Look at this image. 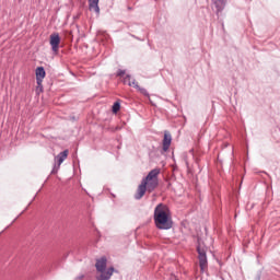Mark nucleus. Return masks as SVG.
Instances as JSON below:
<instances>
[{
	"label": "nucleus",
	"instance_id": "obj_18",
	"mask_svg": "<svg viewBox=\"0 0 280 280\" xmlns=\"http://www.w3.org/2000/svg\"><path fill=\"white\" fill-rule=\"evenodd\" d=\"M77 279H79V280L84 279V275L79 276Z\"/></svg>",
	"mask_w": 280,
	"mask_h": 280
},
{
	"label": "nucleus",
	"instance_id": "obj_1",
	"mask_svg": "<svg viewBox=\"0 0 280 280\" xmlns=\"http://www.w3.org/2000/svg\"><path fill=\"white\" fill-rule=\"evenodd\" d=\"M153 220L155 226L160 231H170L174 226V221H172V213L170 208L164 203H159L154 209Z\"/></svg>",
	"mask_w": 280,
	"mask_h": 280
},
{
	"label": "nucleus",
	"instance_id": "obj_8",
	"mask_svg": "<svg viewBox=\"0 0 280 280\" xmlns=\"http://www.w3.org/2000/svg\"><path fill=\"white\" fill-rule=\"evenodd\" d=\"M162 145L164 152H167V150H170V147L172 145V133H170V131L164 132Z\"/></svg>",
	"mask_w": 280,
	"mask_h": 280
},
{
	"label": "nucleus",
	"instance_id": "obj_17",
	"mask_svg": "<svg viewBox=\"0 0 280 280\" xmlns=\"http://www.w3.org/2000/svg\"><path fill=\"white\" fill-rule=\"evenodd\" d=\"M37 91L43 93V82L37 83Z\"/></svg>",
	"mask_w": 280,
	"mask_h": 280
},
{
	"label": "nucleus",
	"instance_id": "obj_12",
	"mask_svg": "<svg viewBox=\"0 0 280 280\" xmlns=\"http://www.w3.org/2000/svg\"><path fill=\"white\" fill-rule=\"evenodd\" d=\"M120 108H121V104L119 102H115L112 107L114 115H117V112L120 110Z\"/></svg>",
	"mask_w": 280,
	"mask_h": 280
},
{
	"label": "nucleus",
	"instance_id": "obj_16",
	"mask_svg": "<svg viewBox=\"0 0 280 280\" xmlns=\"http://www.w3.org/2000/svg\"><path fill=\"white\" fill-rule=\"evenodd\" d=\"M131 86H133V89H139L140 86H139V82H137V80H133L132 82H131Z\"/></svg>",
	"mask_w": 280,
	"mask_h": 280
},
{
	"label": "nucleus",
	"instance_id": "obj_4",
	"mask_svg": "<svg viewBox=\"0 0 280 280\" xmlns=\"http://www.w3.org/2000/svg\"><path fill=\"white\" fill-rule=\"evenodd\" d=\"M198 259H199V268L201 272H205L209 268V262L207 260V248L201 247L200 245L197 247Z\"/></svg>",
	"mask_w": 280,
	"mask_h": 280
},
{
	"label": "nucleus",
	"instance_id": "obj_9",
	"mask_svg": "<svg viewBox=\"0 0 280 280\" xmlns=\"http://www.w3.org/2000/svg\"><path fill=\"white\" fill-rule=\"evenodd\" d=\"M35 75H36L37 84H40V82H43V80H45V75H47V72H45L44 67H37L35 70Z\"/></svg>",
	"mask_w": 280,
	"mask_h": 280
},
{
	"label": "nucleus",
	"instance_id": "obj_2",
	"mask_svg": "<svg viewBox=\"0 0 280 280\" xmlns=\"http://www.w3.org/2000/svg\"><path fill=\"white\" fill-rule=\"evenodd\" d=\"M107 264H108V258H106V256H103L96 259L95 268L101 273L96 276V280H110V277H113V273L117 272V270H115V267H109L106 270Z\"/></svg>",
	"mask_w": 280,
	"mask_h": 280
},
{
	"label": "nucleus",
	"instance_id": "obj_10",
	"mask_svg": "<svg viewBox=\"0 0 280 280\" xmlns=\"http://www.w3.org/2000/svg\"><path fill=\"white\" fill-rule=\"evenodd\" d=\"M145 191H148V187L144 184H140L138 186L137 192L135 195V199L136 200H141V198H143V196H145Z\"/></svg>",
	"mask_w": 280,
	"mask_h": 280
},
{
	"label": "nucleus",
	"instance_id": "obj_5",
	"mask_svg": "<svg viewBox=\"0 0 280 280\" xmlns=\"http://www.w3.org/2000/svg\"><path fill=\"white\" fill-rule=\"evenodd\" d=\"M69 156V150H65L62 152H60L56 158L55 161H57V163L55 164L51 174H58V170H60V165H62V163H65V160Z\"/></svg>",
	"mask_w": 280,
	"mask_h": 280
},
{
	"label": "nucleus",
	"instance_id": "obj_15",
	"mask_svg": "<svg viewBox=\"0 0 280 280\" xmlns=\"http://www.w3.org/2000/svg\"><path fill=\"white\" fill-rule=\"evenodd\" d=\"M124 75H126V70L119 69V70L117 71V77H118V78H124Z\"/></svg>",
	"mask_w": 280,
	"mask_h": 280
},
{
	"label": "nucleus",
	"instance_id": "obj_6",
	"mask_svg": "<svg viewBox=\"0 0 280 280\" xmlns=\"http://www.w3.org/2000/svg\"><path fill=\"white\" fill-rule=\"evenodd\" d=\"M50 46H51V49H52V54L55 56H58V51L60 49V34L58 33H52L50 35Z\"/></svg>",
	"mask_w": 280,
	"mask_h": 280
},
{
	"label": "nucleus",
	"instance_id": "obj_13",
	"mask_svg": "<svg viewBox=\"0 0 280 280\" xmlns=\"http://www.w3.org/2000/svg\"><path fill=\"white\" fill-rule=\"evenodd\" d=\"M138 91L144 95L145 97H150V93H148V90L143 89V88H138Z\"/></svg>",
	"mask_w": 280,
	"mask_h": 280
},
{
	"label": "nucleus",
	"instance_id": "obj_14",
	"mask_svg": "<svg viewBox=\"0 0 280 280\" xmlns=\"http://www.w3.org/2000/svg\"><path fill=\"white\" fill-rule=\"evenodd\" d=\"M124 83L128 84V86H132V81H130V74H127L124 79Z\"/></svg>",
	"mask_w": 280,
	"mask_h": 280
},
{
	"label": "nucleus",
	"instance_id": "obj_3",
	"mask_svg": "<svg viewBox=\"0 0 280 280\" xmlns=\"http://www.w3.org/2000/svg\"><path fill=\"white\" fill-rule=\"evenodd\" d=\"M159 174H161V168H153L141 180L142 185L147 187L148 194H152L159 187Z\"/></svg>",
	"mask_w": 280,
	"mask_h": 280
},
{
	"label": "nucleus",
	"instance_id": "obj_11",
	"mask_svg": "<svg viewBox=\"0 0 280 280\" xmlns=\"http://www.w3.org/2000/svg\"><path fill=\"white\" fill-rule=\"evenodd\" d=\"M89 9L100 14V0H89Z\"/></svg>",
	"mask_w": 280,
	"mask_h": 280
},
{
	"label": "nucleus",
	"instance_id": "obj_7",
	"mask_svg": "<svg viewBox=\"0 0 280 280\" xmlns=\"http://www.w3.org/2000/svg\"><path fill=\"white\" fill-rule=\"evenodd\" d=\"M228 0H211L212 10H215V14L220 15L226 8Z\"/></svg>",
	"mask_w": 280,
	"mask_h": 280
}]
</instances>
